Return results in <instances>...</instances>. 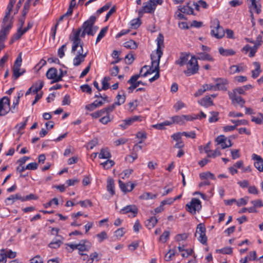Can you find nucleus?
Masks as SVG:
<instances>
[{
	"instance_id": "nucleus-1",
	"label": "nucleus",
	"mask_w": 263,
	"mask_h": 263,
	"mask_svg": "<svg viewBox=\"0 0 263 263\" xmlns=\"http://www.w3.org/2000/svg\"><path fill=\"white\" fill-rule=\"evenodd\" d=\"M96 21V16L92 15L88 20L84 22L82 26L79 28L77 31L73 32V35L69 36V40L72 42V46L71 52L74 53L80 43L83 42L80 38V34L82 30H84L87 32V35L93 36V25Z\"/></svg>"
},
{
	"instance_id": "nucleus-2",
	"label": "nucleus",
	"mask_w": 263,
	"mask_h": 263,
	"mask_svg": "<svg viewBox=\"0 0 263 263\" xmlns=\"http://www.w3.org/2000/svg\"><path fill=\"white\" fill-rule=\"evenodd\" d=\"M163 41V36L161 34H159L157 39V48L156 53H152L151 55L152 66L149 69L147 70L145 73L141 74V77H145L148 74H152L155 72L157 70H159L160 60L163 54V52L161 48L162 46L163 47H164Z\"/></svg>"
},
{
	"instance_id": "nucleus-3",
	"label": "nucleus",
	"mask_w": 263,
	"mask_h": 263,
	"mask_svg": "<svg viewBox=\"0 0 263 263\" xmlns=\"http://www.w3.org/2000/svg\"><path fill=\"white\" fill-rule=\"evenodd\" d=\"M13 6L8 4L5 16L1 22V29L0 30V43L7 39L11 29L12 28L14 15L11 16Z\"/></svg>"
},
{
	"instance_id": "nucleus-4",
	"label": "nucleus",
	"mask_w": 263,
	"mask_h": 263,
	"mask_svg": "<svg viewBox=\"0 0 263 263\" xmlns=\"http://www.w3.org/2000/svg\"><path fill=\"white\" fill-rule=\"evenodd\" d=\"M198 70L197 59L195 56H192L187 64V69L183 71L184 73L189 77L197 73Z\"/></svg>"
},
{
	"instance_id": "nucleus-5",
	"label": "nucleus",
	"mask_w": 263,
	"mask_h": 263,
	"mask_svg": "<svg viewBox=\"0 0 263 263\" xmlns=\"http://www.w3.org/2000/svg\"><path fill=\"white\" fill-rule=\"evenodd\" d=\"M202 205L200 200L196 198L192 199L191 201L185 205L186 210L191 214L194 215L199 212L201 209Z\"/></svg>"
},
{
	"instance_id": "nucleus-6",
	"label": "nucleus",
	"mask_w": 263,
	"mask_h": 263,
	"mask_svg": "<svg viewBox=\"0 0 263 263\" xmlns=\"http://www.w3.org/2000/svg\"><path fill=\"white\" fill-rule=\"evenodd\" d=\"M212 25L213 26V27L215 28L216 32H215L214 29H212L211 31V35L217 39L222 38L224 35L225 31L222 27L220 25L218 20L217 18L214 20L212 22Z\"/></svg>"
},
{
	"instance_id": "nucleus-7",
	"label": "nucleus",
	"mask_w": 263,
	"mask_h": 263,
	"mask_svg": "<svg viewBox=\"0 0 263 263\" xmlns=\"http://www.w3.org/2000/svg\"><path fill=\"white\" fill-rule=\"evenodd\" d=\"M140 74H137L133 76L130 79L127 81V83L131 84V86L128 88V92L132 93L134 89L138 87L140 84L145 85L146 84L143 83L141 81H137V80L140 78Z\"/></svg>"
},
{
	"instance_id": "nucleus-8",
	"label": "nucleus",
	"mask_w": 263,
	"mask_h": 263,
	"mask_svg": "<svg viewBox=\"0 0 263 263\" xmlns=\"http://www.w3.org/2000/svg\"><path fill=\"white\" fill-rule=\"evenodd\" d=\"M83 43H80L79 46L80 49L78 51L76 57L73 59V65L75 66L80 65L85 60V58L87 56V52L83 53Z\"/></svg>"
},
{
	"instance_id": "nucleus-9",
	"label": "nucleus",
	"mask_w": 263,
	"mask_h": 263,
	"mask_svg": "<svg viewBox=\"0 0 263 263\" xmlns=\"http://www.w3.org/2000/svg\"><path fill=\"white\" fill-rule=\"evenodd\" d=\"M138 212V208L135 205H128L125 206L120 211V213L125 214L128 213H132V217H135Z\"/></svg>"
},
{
	"instance_id": "nucleus-10",
	"label": "nucleus",
	"mask_w": 263,
	"mask_h": 263,
	"mask_svg": "<svg viewBox=\"0 0 263 263\" xmlns=\"http://www.w3.org/2000/svg\"><path fill=\"white\" fill-rule=\"evenodd\" d=\"M46 76L48 79L52 80L51 84L59 82L55 81L57 77H58V70L55 68L51 67L49 68L46 73Z\"/></svg>"
},
{
	"instance_id": "nucleus-11",
	"label": "nucleus",
	"mask_w": 263,
	"mask_h": 263,
	"mask_svg": "<svg viewBox=\"0 0 263 263\" xmlns=\"http://www.w3.org/2000/svg\"><path fill=\"white\" fill-rule=\"evenodd\" d=\"M229 95L233 104L237 103L240 105L241 107H244L246 101L241 97L237 96L235 93L232 92H230Z\"/></svg>"
},
{
	"instance_id": "nucleus-12",
	"label": "nucleus",
	"mask_w": 263,
	"mask_h": 263,
	"mask_svg": "<svg viewBox=\"0 0 263 263\" xmlns=\"http://www.w3.org/2000/svg\"><path fill=\"white\" fill-rule=\"evenodd\" d=\"M130 182L125 183L122 182L121 180H119V185L122 192L126 193L127 192H131L135 187V184L134 183H130V188L128 189V186L129 185Z\"/></svg>"
},
{
	"instance_id": "nucleus-13",
	"label": "nucleus",
	"mask_w": 263,
	"mask_h": 263,
	"mask_svg": "<svg viewBox=\"0 0 263 263\" xmlns=\"http://www.w3.org/2000/svg\"><path fill=\"white\" fill-rule=\"evenodd\" d=\"M252 159L256 160L254 163V165L259 172H261V167L263 166V159L262 158L255 154L252 156Z\"/></svg>"
},
{
	"instance_id": "nucleus-14",
	"label": "nucleus",
	"mask_w": 263,
	"mask_h": 263,
	"mask_svg": "<svg viewBox=\"0 0 263 263\" xmlns=\"http://www.w3.org/2000/svg\"><path fill=\"white\" fill-rule=\"evenodd\" d=\"M79 252L88 251L91 247V243L86 240H82L79 243Z\"/></svg>"
},
{
	"instance_id": "nucleus-15",
	"label": "nucleus",
	"mask_w": 263,
	"mask_h": 263,
	"mask_svg": "<svg viewBox=\"0 0 263 263\" xmlns=\"http://www.w3.org/2000/svg\"><path fill=\"white\" fill-rule=\"evenodd\" d=\"M189 57V54L182 52L181 53L179 59L176 61L175 64L179 65L180 66H183L188 63Z\"/></svg>"
},
{
	"instance_id": "nucleus-16",
	"label": "nucleus",
	"mask_w": 263,
	"mask_h": 263,
	"mask_svg": "<svg viewBox=\"0 0 263 263\" xmlns=\"http://www.w3.org/2000/svg\"><path fill=\"white\" fill-rule=\"evenodd\" d=\"M8 106L9 111L10 110V101L8 97L5 96L0 99V112L3 110H5V105Z\"/></svg>"
},
{
	"instance_id": "nucleus-17",
	"label": "nucleus",
	"mask_w": 263,
	"mask_h": 263,
	"mask_svg": "<svg viewBox=\"0 0 263 263\" xmlns=\"http://www.w3.org/2000/svg\"><path fill=\"white\" fill-rule=\"evenodd\" d=\"M217 83L216 84V90H226L227 87L226 85L228 84V82L227 80L219 78L217 80Z\"/></svg>"
},
{
	"instance_id": "nucleus-18",
	"label": "nucleus",
	"mask_w": 263,
	"mask_h": 263,
	"mask_svg": "<svg viewBox=\"0 0 263 263\" xmlns=\"http://www.w3.org/2000/svg\"><path fill=\"white\" fill-rule=\"evenodd\" d=\"M144 5L143 6L144 10L146 11V13H153L156 9V4L149 2V0L144 4Z\"/></svg>"
},
{
	"instance_id": "nucleus-19",
	"label": "nucleus",
	"mask_w": 263,
	"mask_h": 263,
	"mask_svg": "<svg viewBox=\"0 0 263 263\" xmlns=\"http://www.w3.org/2000/svg\"><path fill=\"white\" fill-rule=\"evenodd\" d=\"M199 103L203 106L208 107L213 105V101L209 96H206L198 101Z\"/></svg>"
},
{
	"instance_id": "nucleus-20",
	"label": "nucleus",
	"mask_w": 263,
	"mask_h": 263,
	"mask_svg": "<svg viewBox=\"0 0 263 263\" xmlns=\"http://www.w3.org/2000/svg\"><path fill=\"white\" fill-rule=\"evenodd\" d=\"M178 11L187 14H194L193 9L190 6H184L183 7L179 6L178 8Z\"/></svg>"
},
{
	"instance_id": "nucleus-21",
	"label": "nucleus",
	"mask_w": 263,
	"mask_h": 263,
	"mask_svg": "<svg viewBox=\"0 0 263 263\" xmlns=\"http://www.w3.org/2000/svg\"><path fill=\"white\" fill-rule=\"evenodd\" d=\"M158 222V220L156 217L153 216L147 219L145 222V226L151 229L154 228Z\"/></svg>"
},
{
	"instance_id": "nucleus-22",
	"label": "nucleus",
	"mask_w": 263,
	"mask_h": 263,
	"mask_svg": "<svg viewBox=\"0 0 263 263\" xmlns=\"http://www.w3.org/2000/svg\"><path fill=\"white\" fill-rule=\"evenodd\" d=\"M107 189L111 195L115 194V184L114 181L112 178H108L107 180Z\"/></svg>"
},
{
	"instance_id": "nucleus-23",
	"label": "nucleus",
	"mask_w": 263,
	"mask_h": 263,
	"mask_svg": "<svg viewBox=\"0 0 263 263\" xmlns=\"http://www.w3.org/2000/svg\"><path fill=\"white\" fill-rule=\"evenodd\" d=\"M111 157V155L108 151V148H102L100 153L99 155L100 159H109Z\"/></svg>"
},
{
	"instance_id": "nucleus-24",
	"label": "nucleus",
	"mask_w": 263,
	"mask_h": 263,
	"mask_svg": "<svg viewBox=\"0 0 263 263\" xmlns=\"http://www.w3.org/2000/svg\"><path fill=\"white\" fill-rule=\"evenodd\" d=\"M44 82L43 81L39 80L36 82L33 85L35 86V88L33 89V93H37V92L43 87Z\"/></svg>"
},
{
	"instance_id": "nucleus-25",
	"label": "nucleus",
	"mask_w": 263,
	"mask_h": 263,
	"mask_svg": "<svg viewBox=\"0 0 263 263\" xmlns=\"http://www.w3.org/2000/svg\"><path fill=\"white\" fill-rule=\"evenodd\" d=\"M220 54L223 56L233 55L235 54V52L232 49H224L222 47L219 48Z\"/></svg>"
},
{
	"instance_id": "nucleus-26",
	"label": "nucleus",
	"mask_w": 263,
	"mask_h": 263,
	"mask_svg": "<svg viewBox=\"0 0 263 263\" xmlns=\"http://www.w3.org/2000/svg\"><path fill=\"white\" fill-rule=\"evenodd\" d=\"M197 59L201 60H206L209 61H213L214 59L209 54L205 52H201L199 53V57Z\"/></svg>"
},
{
	"instance_id": "nucleus-27",
	"label": "nucleus",
	"mask_w": 263,
	"mask_h": 263,
	"mask_svg": "<svg viewBox=\"0 0 263 263\" xmlns=\"http://www.w3.org/2000/svg\"><path fill=\"white\" fill-rule=\"evenodd\" d=\"M124 46L127 49H135L137 48L138 45L136 42L130 40L124 43Z\"/></svg>"
},
{
	"instance_id": "nucleus-28",
	"label": "nucleus",
	"mask_w": 263,
	"mask_h": 263,
	"mask_svg": "<svg viewBox=\"0 0 263 263\" xmlns=\"http://www.w3.org/2000/svg\"><path fill=\"white\" fill-rule=\"evenodd\" d=\"M199 177L201 179H206L209 178H210L213 180L215 179L214 175L213 174L210 173V172L200 173L199 175Z\"/></svg>"
},
{
	"instance_id": "nucleus-29",
	"label": "nucleus",
	"mask_w": 263,
	"mask_h": 263,
	"mask_svg": "<svg viewBox=\"0 0 263 263\" xmlns=\"http://www.w3.org/2000/svg\"><path fill=\"white\" fill-rule=\"evenodd\" d=\"M157 197L156 194H153L151 193H144L140 196V198L144 200L153 199L156 198Z\"/></svg>"
},
{
	"instance_id": "nucleus-30",
	"label": "nucleus",
	"mask_w": 263,
	"mask_h": 263,
	"mask_svg": "<svg viewBox=\"0 0 263 263\" xmlns=\"http://www.w3.org/2000/svg\"><path fill=\"white\" fill-rule=\"evenodd\" d=\"M116 99L117 101L115 102V104H117V105H120L122 104H123L125 101L126 96L124 95V92H123V95H120V93H118V95L116 97Z\"/></svg>"
},
{
	"instance_id": "nucleus-31",
	"label": "nucleus",
	"mask_w": 263,
	"mask_h": 263,
	"mask_svg": "<svg viewBox=\"0 0 263 263\" xmlns=\"http://www.w3.org/2000/svg\"><path fill=\"white\" fill-rule=\"evenodd\" d=\"M205 152L206 153L208 154V157H213L215 158V157L217 156H220L221 155V152L218 149H215L214 151L212 152L211 150H208L205 149Z\"/></svg>"
},
{
	"instance_id": "nucleus-32",
	"label": "nucleus",
	"mask_w": 263,
	"mask_h": 263,
	"mask_svg": "<svg viewBox=\"0 0 263 263\" xmlns=\"http://www.w3.org/2000/svg\"><path fill=\"white\" fill-rule=\"evenodd\" d=\"M109 77H105L102 81V90H106L109 88L108 82L110 80Z\"/></svg>"
},
{
	"instance_id": "nucleus-33",
	"label": "nucleus",
	"mask_w": 263,
	"mask_h": 263,
	"mask_svg": "<svg viewBox=\"0 0 263 263\" xmlns=\"http://www.w3.org/2000/svg\"><path fill=\"white\" fill-rule=\"evenodd\" d=\"M211 115L212 116L209 118V121L210 123H213L216 122L218 121L219 120V112L217 111H211L210 112Z\"/></svg>"
},
{
	"instance_id": "nucleus-34",
	"label": "nucleus",
	"mask_w": 263,
	"mask_h": 263,
	"mask_svg": "<svg viewBox=\"0 0 263 263\" xmlns=\"http://www.w3.org/2000/svg\"><path fill=\"white\" fill-rule=\"evenodd\" d=\"M173 122L174 123H177L180 125H182L184 123L183 115L182 116H175L172 118Z\"/></svg>"
},
{
	"instance_id": "nucleus-35",
	"label": "nucleus",
	"mask_w": 263,
	"mask_h": 263,
	"mask_svg": "<svg viewBox=\"0 0 263 263\" xmlns=\"http://www.w3.org/2000/svg\"><path fill=\"white\" fill-rule=\"evenodd\" d=\"M170 235V231H165L160 236L159 240L162 243H165L168 239Z\"/></svg>"
},
{
	"instance_id": "nucleus-36",
	"label": "nucleus",
	"mask_w": 263,
	"mask_h": 263,
	"mask_svg": "<svg viewBox=\"0 0 263 263\" xmlns=\"http://www.w3.org/2000/svg\"><path fill=\"white\" fill-rule=\"evenodd\" d=\"M108 27H105L101 30L100 33H99L97 37L96 43L99 42L105 36V34L108 31Z\"/></svg>"
},
{
	"instance_id": "nucleus-37",
	"label": "nucleus",
	"mask_w": 263,
	"mask_h": 263,
	"mask_svg": "<svg viewBox=\"0 0 263 263\" xmlns=\"http://www.w3.org/2000/svg\"><path fill=\"white\" fill-rule=\"evenodd\" d=\"M63 243V241L60 240H56L52 241L49 243L48 247L50 248L57 249L59 248L60 246Z\"/></svg>"
},
{
	"instance_id": "nucleus-38",
	"label": "nucleus",
	"mask_w": 263,
	"mask_h": 263,
	"mask_svg": "<svg viewBox=\"0 0 263 263\" xmlns=\"http://www.w3.org/2000/svg\"><path fill=\"white\" fill-rule=\"evenodd\" d=\"M20 68H13L12 79L14 80L17 79L21 76L23 74V72H20Z\"/></svg>"
},
{
	"instance_id": "nucleus-39",
	"label": "nucleus",
	"mask_w": 263,
	"mask_h": 263,
	"mask_svg": "<svg viewBox=\"0 0 263 263\" xmlns=\"http://www.w3.org/2000/svg\"><path fill=\"white\" fill-rule=\"evenodd\" d=\"M115 164V162L114 161L111 160H107L103 163H101V165L103 166L104 168L105 169H109L110 168L114 165Z\"/></svg>"
},
{
	"instance_id": "nucleus-40",
	"label": "nucleus",
	"mask_w": 263,
	"mask_h": 263,
	"mask_svg": "<svg viewBox=\"0 0 263 263\" xmlns=\"http://www.w3.org/2000/svg\"><path fill=\"white\" fill-rule=\"evenodd\" d=\"M258 116H259L260 117H252L251 121L252 122H254L257 124H263V114L261 113H259Z\"/></svg>"
},
{
	"instance_id": "nucleus-41",
	"label": "nucleus",
	"mask_w": 263,
	"mask_h": 263,
	"mask_svg": "<svg viewBox=\"0 0 263 263\" xmlns=\"http://www.w3.org/2000/svg\"><path fill=\"white\" fill-rule=\"evenodd\" d=\"M141 24V22L140 18L138 17L137 18L133 19L130 22L131 26L134 29L138 28L140 26Z\"/></svg>"
},
{
	"instance_id": "nucleus-42",
	"label": "nucleus",
	"mask_w": 263,
	"mask_h": 263,
	"mask_svg": "<svg viewBox=\"0 0 263 263\" xmlns=\"http://www.w3.org/2000/svg\"><path fill=\"white\" fill-rule=\"evenodd\" d=\"M216 252L223 254H231L233 252V250L231 247H227L217 250Z\"/></svg>"
},
{
	"instance_id": "nucleus-43",
	"label": "nucleus",
	"mask_w": 263,
	"mask_h": 263,
	"mask_svg": "<svg viewBox=\"0 0 263 263\" xmlns=\"http://www.w3.org/2000/svg\"><path fill=\"white\" fill-rule=\"evenodd\" d=\"M231 122L234 124H235V126L236 128V127L238 125H248V121L246 120H231Z\"/></svg>"
},
{
	"instance_id": "nucleus-44",
	"label": "nucleus",
	"mask_w": 263,
	"mask_h": 263,
	"mask_svg": "<svg viewBox=\"0 0 263 263\" xmlns=\"http://www.w3.org/2000/svg\"><path fill=\"white\" fill-rule=\"evenodd\" d=\"M198 239L203 245H206L208 238L205 235V232L200 233Z\"/></svg>"
},
{
	"instance_id": "nucleus-45",
	"label": "nucleus",
	"mask_w": 263,
	"mask_h": 263,
	"mask_svg": "<svg viewBox=\"0 0 263 263\" xmlns=\"http://www.w3.org/2000/svg\"><path fill=\"white\" fill-rule=\"evenodd\" d=\"M96 236L99 238L100 242H102L104 239L107 238V233L105 231H102L101 233L96 235Z\"/></svg>"
},
{
	"instance_id": "nucleus-46",
	"label": "nucleus",
	"mask_w": 263,
	"mask_h": 263,
	"mask_svg": "<svg viewBox=\"0 0 263 263\" xmlns=\"http://www.w3.org/2000/svg\"><path fill=\"white\" fill-rule=\"evenodd\" d=\"M204 232H206L204 224L202 223L198 224L197 227L195 235L196 236V234L197 233L200 234V233H203Z\"/></svg>"
},
{
	"instance_id": "nucleus-47",
	"label": "nucleus",
	"mask_w": 263,
	"mask_h": 263,
	"mask_svg": "<svg viewBox=\"0 0 263 263\" xmlns=\"http://www.w3.org/2000/svg\"><path fill=\"white\" fill-rule=\"evenodd\" d=\"M24 33H25L21 28H18L16 33L13 34L12 37L16 41L19 40Z\"/></svg>"
},
{
	"instance_id": "nucleus-48",
	"label": "nucleus",
	"mask_w": 263,
	"mask_h": 263,
	"mask_svg": "<svg viewBox=\"0 0 263 263\" xmlns=\"http://www.w3.org/2000/svg\"><path fill=\"white\" fill-rule=\"evenodd\" d=\"M21 53L19 54V55L17 56L13 66V68H20L22 62V59L21 57Z\"/></svg>"
},
{
	"instance_id": "nucleus-49",
	"label": "nucleus",
	"mask_w": 263,
	"mask_h": 263,
	"mask_svg": "<svg viewBox=\"0 0 263 263\" xmlns=\"http://www.w3.org/2000/svg\"><path fill=\"white\" fill-rule=\"evenodd\" d=\"M104 114H105V111L104 110V108H103L100 110H98L97 111H95V112L91 114V116L94 118H98L99 117L103 116Z\"/></svg>"
},
{
	"instance_id": "nucleus-50",
	"label": "nucleus",
	"mask_w": 263,
	"mask_h": 263,
	"mask_svg": "<svg viewBox=\"0 0 263 263\" xmlns=\"http://www.w3.org/2000/svg\"><path fill=\"white\" fill-rule=\"evenodd\" d=\"M110 6H111V3H107L104 6H103L101 8L99 9L97 11V14L99 15V14L102 13V12L107 10L110 7Z\"/></svg>"
},
{
	"instance_id": "nucleus-51",
	"label": "nucleus",
	"mask_w": 263,
	"mask_h": 263,
	"mask_svg": "<svg viewBox=\"0 0 263 263\" xmlns=\"http://www.w3.org/2000/svg\"><path fill=\"white\" fill-rule=\"evenodd\" d=\"M139 118H140L139 116H135L130 118H128V119H125L124 120L125 121L126 124H127V125L129 126V125H132V124L133 122L138 120Z\"/></svg>"
},
{
	"instance_id": "nucleus-52",
	"label": "nucleus",
	"mask_w": 263,
	"mask_h": 263,
	"mask_svg": "<svg viewBox=\"0 0 263 263\" xmlns=\"http://www.w3.org/2000/svg\"><path fill=\"white\" fill-rule=\"evenodd\" d=\"M124 233V228H119L115 232V236L118 238H120L123 236Z\"/></svg>"
},
{
	"instance_id": "nucleus-53",
	"label": "nucleus",
	"mask_w": 263,
	"mask_h": 263,
	"mask_svg": "<svg viewBox=\"0 0 263 263\" xmlns=\"http://www.w3.org/2000/svg\"><path fill=\"white\" fill-rule=\"evenodd\" d=\"M241 70H242V68L240 69L238 66L232 65L230 67L229 72L230 74H234L237 72H239Z\"/></svg>"
},
{
	"instance_id": "nucleus-54",
	"label": "nucleus",
	"mask_w": 263,
	"mask_h": 263,
	"mask_svg": "<svg viewBox=\"0 0 263 263\" xmlns=\"http://www.w3.org/2000/svg\"><path fill=\"white\" fill-rule=\"evenodd\" d=\"M81 89L83 92H85L88 94H91L92 92L91 88L88 84H85L81 86Z\"/></svg>"
},
{
	"instance_id": "nucleus-55",
	"label": "nucleus",
	"mask_w": 263,
	"mask_h": 263,
	"mask_svg": "<svg viewBox=\"0 0 263 263\" xmlns=\"http://www.w3.org/2000/svg\"><path fill=\"white\" fill-rule=\"evenodd\" d=\"M66 44H64L58 49V54L60 58H62L65 55L64 50L66 47Z\"/></svg>"
},
{
	"instance_id": "nucleus-56",
	"label": "nucleus",
	"mask_w": 263,
	"mask_h": 263,
	"mask_svg": "<svg viewBox=\"0 0 263 263\" xmlns=\"http://www.w3.org/2000/svg\"><path fill=\"white\" fill-rule=\"evenodd\" d=\"M226 140L227 138L222 135L218 136L215 139V141L217 143V144H222Z\"/></svg>"
},
{
	"instance_id": "nucleus-57",
	"label": "nucleus",
	"mask_w": 263,
	"mask_h": 263,
	"mask_svg": "<svg viewBox=\"0 0 263 263\" xmlns=\"http://www.w3.org/2000/svg\"><path fill=\"white\" fill-rule=\"evenodd\" d=\"M78 203H79L82 207L86 208L87 205H89L90 206H92V202L88 199L83 200V201H80Z\"/></svg>"
},
{
	"instance_id": "nucleus-58",
	"label": "nucleus",
	"mask_w": 263,
	"mask_h": 263,
	"mask_svg": "<svg viewBox=\"0 0 263 263\" xmlns=\"http://www.w3.org/2000/svg\"><path fill=\"white\" fill-rule=\"evenodd\" d=\"M187 238V235L186 233L177 234L175 236L176 241H180L181 240H185Z\"/></svg>"
},
{
	"instance_id": "nucleus-59",
	"label": "nucleus",
	"mask_w": 263,
	"mask_h": 263,
	"mask_svg": "<svg viewBox=\"0 0 263 263\" xmlns=\"http://www.w3.org/2000/svg\"><path fill=\"white\" fill-rule=\"evenodd\" d=\"M30 6V4L26 2L22 11V15H23V16H26V14L29 11Z\"/></svg>"
},
{
	"instance_id": "nucleus-60",
	"label": "nucleus",
	"mask_w": 263,
	"mask_h": 263,
	"mask_svg": "<svg viewBox=\"0 0 263 263\" xmlns=\"http://www.w3.org/2000/svg\"><path fill=\"white\" fill-rule=\"evenodd\" d=\"M38 164L36 162H32L26 165L25 168L30 170H35L37 168Z\"/></svg>"
},
{
	"instance_id": "nucleus-61",
	"label": "nucleus",
	"mask_w": 263,
	"mask_h": 263,
	"mask_svg": "<svg viewBox=\"0 0 263 263\" xmlns=\"http://www.w3.org/2000/svg\"><path fill=\"white\" fill-rule=\"evenodd\" d=\"M5 252V249H3L1 250L2 253L0 254V263H6L7 261V256L6 255Z\"/></svg>"
},
{
	"instance_id": "nucleus-62",
	"label": "nucleus",
	"mask_w": 263,
	"mask_h": 263,
	"mask_svg": "<svg viewBox=\"0 0 263 263\" xmlns=\"http://www.w3.org/2000/svg\"><path fill=\"white\" fill-rule=\"evenodd\" d=\"M232 158L233 159H236L240 157L239 149H232L231 151Z\"/></svg>"
},
{
	"instance_id": "nucleus-63",
	"label": "nucleus",
	"mask_w": 263,
	"mask_h": 263,
	"mask_svg": "<svg viewBox=\"0 0 263 263\" xmlns=\"http://www.w3.org/2000/svg\"><path fill=\"white\" fill-rule=\"evenodd\" d=\"M134 60V56L132 54H128L126 55L125 61L127 64H131Z\"/></svg>"
},
{
	"instance_id": "nucleus-64",
	"label": "nucleus",
	"mask_w": 263,
	"mask_h": 263,
	"mask_svg": "<svg viewBox=\"0 0 263 263\" xmlns=\"http://www.w3.org/2000/svg\"><path fill=\"white\" fill-rule=\"evenodd\" d=\"M42 258L39 256L36 255L30 260V263H43Z\"/></svg>"
}]
</instances>
